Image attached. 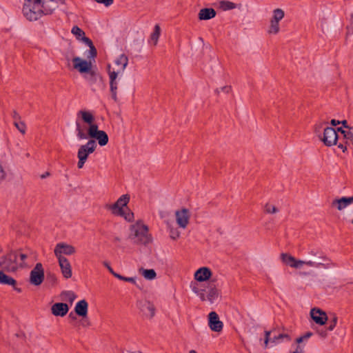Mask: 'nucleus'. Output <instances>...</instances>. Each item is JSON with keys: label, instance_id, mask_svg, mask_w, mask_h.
I'll return each mask as SVG.
<instances>
[{"label": "nucleus", "instance_id": "obj_38", "mask_svg": "<svg viewBox=\"0 0 353 353\" xmlns=\"http://www.w3.org/2000/svg\"><path fill=\"white\" fill-rule=\"evenodd\" d=\"M276 332L275 329L269 331H265V339H264V347L267 348L268 346L269 342H272V338H270V335L272 334H274Z\"/></svg>", "mask_w": 353, "mask_h": 353}, {"label": "nucleus", "instance_id": "obj_14", "mask_svg": "<svg viewBox=\"0 0 353 353\" xmlns=\"http://www.w3.org/2000/svg\"><path fill=\"white\" fill-rule=\"evenodd\" d=\"M73 67L74 69L77 70L80 73H88L90 72L92 70V63L91 61H87L85 60L81 59L80 57H74L72 59Z\"/></svg>", "mask_w": 353, "mask_h": 353}, {"label": "nucleus", "instance_id": "obj_59", "mask_svg": "<svg viewBox=\"0 0 353 353\" xmlns=\"http://www.w3.org/2000/svg\"><path fill=\"white\" fill-rule=\"evenodd\" d=\"M68 317H69L70 319H72V320H76V319H77V316H76V315H75L73 312H70V313L69 314Z\"/></svg>", "mask_w": 353, "mask_h": 353}, {"label": "nucleus", "instance_id": "obj_55", "mask_svg": "<svg viewBox=\"0 0 353 353\" xmlns=\"http://www.w3.org/2000/svg\"><path fill=\"white\" fill-rule=\"evenodd\" d=\"M107 72H108V76L110 77V74L111 72H116V71H114V70H112V66H111V65L109 63V64H108V65H107Z\"/></svg>", "mask_w": 353, "mask_h": 353}, {"label": "nucleus", "instance_id": "obj_5", "mask_svg": "<svg viewBox=\"0 0 353 353\" xmlns=\"http://www.w3.org/2000/svg\"><path fill=\"white\" fill-rule=\"evenodd\" d=\"M130 201V196L128 194L122 195L114 204H106L105 208L111 210L114 215L124 216L125 219L130 221L133 218V213L125 214L123 207L126 206Z\"/></svg>", "mask_w": 353, "mask_h": 353}, {"label": "nucleus", "instance_id": "obj_58", "mask_svg": "<svg viewBox=\"0 0 353 353\" xmlns=\"http://www.w3.org/2000/svg\"><path fill=\"white\" fill-rule=\"evenodd\" d=\"M330 123L332 126H336L338 124H340V121L335 119H332Z\"/></svg>", "mask_w": 353, "mask_h": 353}, {"label": "nucleus", "instance_id": "obj_60", "mask_svg": "<svg viewBox=\"0 0 353 353\" xmlns=\"http://www.w3.org/2000/svg\"><path fill=\"white\" fill-rule=\"evenodd\" d=\"M303 341H304V339H303V336H300V337H299V338H297V339H296V342L297 343H302Z\"/></svg>", "mask_w": 353, "mask_h": 353}, {"label": "nucleus", "instance_id": "obj_3", "mask_svg": "<svg viewBox=\"0 0 353 353\" xmlns=\"http://www.w3.org/2000/svg\"><path fill=\"white\" fill-rule=\"evenodd\" d=\"M190 288L199 296L201 301H208L210 303H213L218 299L220 294L214 280H211L208 283L203 284L192 282Z\"/></svg>", "mask_w": 353, "mask_h": 353}, {"label": "nucleus", "instance_id": "obj_16", "mask_svg": "<svg viewBox=\"0 0 353 353\" xmlns=\"http://www.w3.org/2000/svg\"><path fill=\"white\" fill-rule=\"evenodd\" d=\"M177 224L182 228H185L190 217V211L186 208L178 210L175 213Z\"/></svg>", "mask_w": 353, "mask_h": 353}, {"label": "nucleus", "instance_id": "obj_7", "mask_svg": "<svg viewBox=\"0 0 353 353\" xmlns=\"http://www.w3.org/2000/svg\"><path fill=\"white\" fill-rule=\"evenodd\" d=\"M353 196L350 197L343 196L340 199H335L332 201L331 207L336 208L338 210L341 211L347 208L348 213L347 219L353 223Z\"/></svg>", "mask_w": 353, "mask_h": 353}, {"label": "nucleus", "instance_id": "obj_21", "mask_svg": "<svg viewBox=\"0 0 353 353\" xmlns=\"http://www.w3.org/2000/svg\"><path fill=\"white\" fill-rule=\"evenodd\" d=\"M68 310V304L64 303H56L51 307L52 314L56 316H64Z\"/></svg>", "mask_w": 353, "mask_h": 353}, {"label": "nucleus", "instance_id": "obj_41", "mask_svg": "<svg viewBox=\"0 0 353 353\" xmlns=\"http://www.w3.org/2000/svg\"><path fill=\"white\" fill-rule=\"evenodd\" d=\"M14 125L23 134L26 133V126L23 121H14Z\"/></svg>", "mask_w": 353, "mask_h": 353}, {"label": "nucleus", "instance_id": "obj_6", "mask_svg": "<svg viewBox=\"0 0 353 353\" xmlns=\"http://www.w3.org/2000/svg\"><path fill=\"white\" fill-rule=\"evenodd\" d=\"M97 142L94 139H90L85 145L79 147L77 152L79 161L77 163L78 168H82L86 162L89 154L93 153L97 148Z\"/></svg>", "mask_w": 353, "mask_h": 353}, {"label": "nucleus", "instance_id": "obj_40", "mask_svg": "<svg viewBox=\"0 0 353 353\" xmlns=\"http://www.w3.org/2000/svg\"><path fill=\"white\" fill-rule=\"evenodd\" d=\"M17 252H18V256L20 257V259L21 261L20 266L23 267L25 263V260L30 256L31 252L30 251H28L26 252H21V250Z\"/></svg>", "mask_w": 353, "mask_h": 353}, {"label": "nucleus", "instance_id": "obj_39", "mask_svg": "<svg viewBox=\"0 0 353 353\" xmlns=\"http://www.w3.org/2000/svg\"><path fill=\"white\" fill-rule=\"evenodd\" d=\"M143 276L149 280L154 279L157 274L153 269L144 270L143 273Z\"/></svg>", "mask_w": 353, "mask_h": 353}, {"label": "nucleus", "instance_id": "obj_51", "mask_svg": "<svg viewBox=\"0 0 353 353\" xmlns=\"http://www.w3.org/2000/svg\"><path fill=\"white\" fill-rule=\"evenodd\" d=\"M170 237L174 240L176 239L179 237V232L177 230H172L170 232Z\"/></svg>", "mask_w": 353, "mask_h": 353}, {"label": "nucleus", "instance_id": "obj_4", "mask_svg": "<svg viewBox=\"0 0 353 353\" xmlns=\"http://www.w3.org/2000/svg\"><path fill=\"white\" fill-rule=\"evenodd\" d=\"M129 239L135 244L145 245L152 241V238L149 234L148 226L139 223L130 227Z\"/></svg>", "mask_w": 353, "mask_h": 353}, {"label": "nucleus", "instance_id": "obj_57", "mask_svg": "<svg viewBox=\"0 0 353 353\" xmlns=\"http://www.w3.org/2000/svg\"><path fill=\"white\" fill-rule=\"evenodd\" d=\"M312 335V333L310 332H306L304 335H303V339H307Z\"/></svg>", "mask_w": 353, "mask_h": 353}, {"label": "nucleus", "instance_id": "obj_53", "mask_svg": "<svg viewBox=\"0 0 353 353\" xmlns=\"http://www.w3.org/2000/svg\"><path fill=\"white\" fill-rule=\"evenodd\" d=\"M340 123L342 124L343 128H345V130H349V128H351L352 126H350L347 124V121L346 120H343L342 121H340Z\"/></svg>", "mask_w": 353, "mask_h": 353}, {"label": "nucleus", "instance_id": "obj_1", "mask_svg": "<svg viewBox=\"0 0 353 353\" xmlns=\"http://www.w3.org/2000/svg\"><path fill=\"white\" fill-rule=\"evenodd\" d=\"M65 0H25L23 13L29 21H37L43 15L50 14Z\"/></svg>", "mask_w": 353, "mask_h": 353}, {"label": "nucleus", "instance_id": "obj_35", "mask_svg": "<svg viewBox=\"0 0 353 353\" xmlns=\"http://www.w3.org/2000/svg\"><path fill=\"white\" fill-rule=\"evenodd\" d=\"M281 259L282 261L291 267L292 263L294 262V257L287 253H282L281 254Z\"/></svg>", "mask_w": 353, "mask_h": 353}, {"label": "nucleus", "instance_id": "obj_2", "mask_svg": "<svg viewBox=\"0 0 353 353\" xmlns=\"http://www.w3.org/2000/svg\"><path fill=\"white\" fill-rule=\"evenodd\" d=\"M308 254L310 256H318V259L302 261L294 259V263H292L291 267L299 268L301 265H306L309 267H313L316 268L328 269L334 265L332 260L319 249H310L308 252Z\"/></svg>", "mask_w": 353, "mask_h": 353}, {"label": "nucleus", "instance_id": "obj_32", "mask_svg": "<svg viewBox=\"0 0 353 353\" xmlns=\"http://www.w3.org/2000/svg\"><path fill=\"white\" fill-rule=\"evenodd\" d=\"M161 34V28L160 26L157 24L154 26V31L150 35V40L154 42V45H157L159 38Z\"/></svg>", "mask_w": 353, "mask_h": 353}, {"label": "nucleus", "instance_id": "obj_49", "mask_svg": "<svg viewBox=\"0 0 353 353\" xmlns=\"http://www.w3.org/2000/svg\"><path fill=\"white\" fill-rule=\"evenodd\" d=\"M47 281L50 282L51 283L54 284L57 281V277L54 274L49 273L47 274Z\"/></svg>", "mask_w": 353, "mask_h": 353}, {"label": "nucleus", "instance_id": "obj_62", "mask_svg": "<svg viewBox=\"0 0 353 353\" xmlns=\"http://www.w3.org/2000/svg\"><path fill=\"white\" fill-rule=\"evenodd\" d=\"M113 241H114V243L120 242L121 241V239L119 237H118V236H115L113 239Z\"/></svg>", "mask_w": 353, "mask_h": 353}, {"label": "nucleus", "instance_id": "obj_17", "mask_svg": "<svg viewBox=\"0 0 353 353\" xmlns=\"http://www.w3.org/2000/svg\"><path fill=\"white\" fill-rule=\"evenodd\" d=\"M119 70L117 72H111L110 74V91L111 93L112 99L115 101H118L117 90H118V81L117 77Z\"/></svg>", "mask_w": 353, "mask_h": 353}, {"label": "nucleus", "instance_id": "obj_31", "mask_svg": "<svg viewBox=\"0 0 353 353\" xmlns=\"http://www.w3.org/2000/svg\"><path fill=\"white\" fill-rule=\"evenodd\" d=\"M77 115L81 116L82 120L85 123H88V124H91L92 123H93L94 119L93 115L91 113H90L89 112H87V111H84V110H80L77 113Z\"/></svg>", "mask_w": 353, "mask_h": 353}, {"label": "nucleus", "instance_id": "obj_56", "mask_svg": "<svg viewBox=\"0 0 353 353\" xmlns=\"http://www.w3.org/2000/svg\"><path fill=\"white\" fill-rule=\"evenodd\" d=\"M319 334H320V336L323 338H325L327 336V330H321V331H319Z\"/></svg>", "mask_w": 353, "mask_h": 353}, {"label": "nucleus", "instance_id": "obj_22", "mask_svg": "<svg viewBox=\"0 0 353 353\" xmlns=\"http://www.w3.org/2000/svg\"><path fill=\"white\" fill-rule=\"evenodd\" d=\"M88 304L85 300H81L75 305L74 312L79 316L85 317L88 314Z\"/></svg>", "mask_w": 353, "mask_h": 353}, {"label": "nucleus", "instance_id": "obj_36", "mask_svg": "<svg viewBox=\"0 0 353 353\" xmlns=\"http://www.w3.org/2000/svg\"><path fill=\"white\" fill-rule=\"evenodd\" d=\"M220 7L223 10H232L236 8V4L229 1H221L220 2Z\"/></svg>", "mask_w": 353, "mask_h": 353}, {"label": "nucleus", "instance_id": "obj_23", "mask_svg": "<svg viewBox=\"0 0 353 353\" xmlns=\"http://www.w3.org/2000/svg\"><path fill=\"white\" fill-rule=\"evenodd\" d=\"M216 12L213 8H203L199 12V20H209L214 18Z\"/></svg>", "mask_w": 353, "mask_h": 353}, {"label": "nucleus", "instance_id": "obj_10", "mask_svg": "<svg viewBox=\"0 0 353 353\" xmlns=\"http://www.w3.org/2000/svg\"><path fill=\"white\" fill-rule=\"evenodd\" d=\"M285 12L281 8L273 10V15L270 20V25L268 29L269 34H276L280 30L279 21L284 18Z\"/></svg>", "mask_w": 353, "mask_h": 353}, {"label": "nucleus", "instance_id": "obj_42", "mask_svg": "<svg viewBox=\"0 0 353 353\" xmlns=\"http://www.w3.org/2000/svg\"><path fill=\"white\" fill-rule=\"evenodd\" d=\"M114 277L119 279V280L130 282L134 285H137L136 279L134 277H125V276H123L118 273L117 274H114Z\"/></svg>", "mask_w": 353, "mask_h": 353}, {"label": "nucleus", "instance_id": "obj_11", "mask_svg": "<svg viewBox=\"0 0 353 353\" xmlns=\"http://www.w3.org/2000/svg\"><path fill=\"white\" fill-rule=\"evenodd\" d=\"M45 278L44 270L41 263H37L30 274V283L34 285H39Z\"/></svg>", "mask_w": 353, "mask_h": 353}, {"label": "nucleus", "instance_id": "obj_13", "mask_svg": "<svg viewBox=\"0 0 353 353\" xmlns=\"http://www.w3.org/2000/svg\"><path fill=\"white\" fill-rule=\"evenodd\" d=\"M54 252L57 258H65L62 254L72 255L76 252V249L71 245L59 243L56 245Z\"/></svg>", "mask_w": 353, "mask_h": 353}, {"label": "nucleus", "instance_id": "obj_47", "mask_svg": "<svg viewBox=\"0 0 353 353\" xmlns=\"http://www.w3.org/2000/svg\"><path fill=\"white\" fill-rule=\"evenodd\" d=\"M231 90H232V87L230 85H225V86H223V87L221 88L220 89L216 88L215 90V93L217 95H219L220 92L222 91V92H223L225 93L228 94V93H230L231 92Z\"/></svg>", "mask_w": 353, "mask_h": 353}, {"label": "nucleus", "instance_id": "obj_8", "mask_svg": "<svg viewBox=\"0 0 353 353\" xmlns=\"http://www.w3.org/2000/svg\"><path fill=\"white\" fill-rule=\"evenodd\" d=\"M18 252L11 251L0 259V268L7 272H14L18 269Z\"/></svg>", "mask_w": 353, "mask_h": 353}, {"label": "nucleus", "instance_id": "obj_44", "mask_svg": "<svg viewBox=\"0 0 353 353\" xmlns=\"http://www.w3.org/2000/svg\"><path fill=\"white\" fill-rule=\"evenodd\" d=\"M278 211V209L274 205L266 204L265 206V212L266 213L274 214L277 212Z\"/></svg>", "mask_w": 353, "mask_h": 353}, {"label": "nucleus", "instance_id": "obj_9", "mask_svg": "<svg viewBox=\"0 0 353 353\" xmlns=\"http://www.w3.org/2000/svg\"><path fill=\"white\" fill-rule=\"evenodd\" d=\"M321 140L327 146H332L339 144V137L337 132L332 127H325L323 128V136L321 137Z\"/></svg>", "mask_w": 353, "mask_h": 353}, {"label": "nucleus", "instance_id": "obj_20", "mask_svg": "<svg viewBox=\"0 0 353 353\" xmlns=\"http://www.w3.org/2000/svg\"><path fill=\"white\" fill-rule=\"evenodd\" d=\"M59 264L63 277L69 279L72 276V268L71 265L66 258H57Z\"/></svg>", "mask_w": 353, "mask_h": 353}, {"label": "nucleus", "instance_id": "obj_30", "mask_svg": "<svg viewBox=\"0 0 353 353\" xmlns=\"http://www.w3.org/2000/svg\"><path fill=\"white\" fill-rule=\"evenodd\" d=\"M94 139L98 141L101 146H104L108 143V136L107 133L103 130H101ZM92 139H93V138Z\"/></svg>", "mask_w": 353, "mask_h": 353}, {"label": "nucleus", "instance_id": "obj_29", "mask_svg": "<svg viewBox=\"0 0 353 353\" xmlns=\"http://www.w3.org/2000/svg\"><path fill=\"white\" fill-rule=\"evenodd\" d=\"M60 296L62 301H68L70 304H72L77 298L76 294L72 291H63Z\"/></svg>", "mask_w": 353, "mask_h": 353}, {"label": "nucleus", "instance_id": "obj_37", "mask_svg": "<svg viewBox=\"0 0 353 353\" xmlns=\"http://www.w3.org/2000/svg\"><path fill=\"white\" fill-rule=\"evenodd\" d=\"M71 32L75 35L77 39L81 40V37L85 36V32L80 28L75 26L72 28Z\"/></svg>", "mask_w": 353, "mask_h": 353}, {"label": "nucleus", "instance_id": "obj_50", "mask_svg": "<svg viewBox=\"0 0 353 353\" xmlns=\"http://www.w3.org/2000/svg\"><path fill=\"white\" fill-rule=\"evenodd\" d=\"M81 41L85 43L89 48H90L92 46H94L92 40L85 36L81 37Z\"/></svg>", "mask_w": 353, "mask_h": 353}, {"label": "nucleus", "instance_id": "obj_46", "mask_svg": "<svg viewBox=\"0 0 353 353\" xmlns=\"http://www.w3.org/2000/svg\"><path fill=\"white\" fill-rule=\"evenodd\" d=\"M325 124V123L320 122L316 123L314 125V132L316 134H318V136L321 138V130H323V125Z\"/></svg>", "mask_w": 353, "mask_h": 353}, {"label": "nucleus", "instance_id": "obj_28", "mask_svg": "<svg viewBox=\"0 0 353 353\" xmlns=\"http://www.w3.org/2000/svg\"><path fill=\"white\" fill-rule=\"evenodd\" d=\"M291 336L285 333H274V335L272 338V343L277 344L281 343V341L285 340L286 341H291Z\"/></svg>", "mask_w": 353, "mask_h": 353}, {"label": "nucleus", "instance_id": "obj_26", "mask_svg": "<svg viewBox=\"0 0 353 353\" xmlns=\"http://www.w3.org/2000/svg\"><path fill=\"white\" fill-rule=\"evenodd\" d=\"M84 78L90 86H93L96 83L98 78H101V77L96 71L91 70L84 75Z\"/></svg>", "mask_w": 353, "mask_h": 353}, {"label": "nucleus", "instance_id": "obj_61", "mask_svg": "<svg viewBox=\"0 0 353 353\" xmlns=\"http://www.w3.org/2000/svg\"><path fill=\"white\" fill-rule=\"evenodd\" d=\"M302 352V350L301 348V347L299 345H298L296 347V349L294 352H293L292 353H301Z\"/></svg>", "mask_w": 353, "mask_h": 353}, {"label": "nucleus", "instance_id": "obj_64", "mask_svg": "<svg viewBox=\"0 0 353 353\" xmlns=\"http://www.w3.org/2000/svg\"><path fill=\"white\" fill-rule=\"evenodd\" d=\"M12 287H13L14 290H16L17 292H21V289L17 288L16 285L12 286Z\"/></svg>", "mask_w": 353, "mask_h": 353}, {"label": "nucleus", "instance_id": "obj_52", "mask_svg": "<svg viewBox=\"0 0 353 353\" xmlns=\"http://www.w3.org/2000/svg\"><path fill=\"white\" fill-rule=\"evenodd\" d=\"M104 265L108 268L109 272L114 276V274H117V273L115 272L113 269L110 266L109 263L107 262L103 263Z\"/></svg>", "mask_w": 353, "mask_h": 353}, {"label": "nucleus", "instance_id": "obj_19", "mask_svg": "<svg viewBox=\"0 0 353 353\" xmlns=\"http://www.w3.org/2000/svg\"><path fill=\"white\" fill-rule=\"evenodd\" d=\"M212 276V271L207 267H202L198 269L194 273V279L199 282H203L209 280Z\"/></svg>", "mask_w": 353, "mask_h": 353}, {"label": "nucleus", "instance_id": "obj_63", "mask_svg": "<svg viewBox=\"0 0 353 353\" xmlns=\"http://www.w3.org/2000/svg\"><path fill=\"white\" fill-rule=\"evenodd\" d=\"M49 175H50V173L47 172H46L45 174H42V175L41 176V179H45L46 177H47V176H49Z\"/></svg>", "mask_w": 353, "mask_h": 353}, {"label": "nucleus", "instance_id": "obj_43", "mask_svg": "<svg viewBox=\"0 0 353 353\" xmlns=\"http://www.w3.org/2000/svg\"><path fill=\"white\" fill-rule=\"evenodd\" d=\"M337 321H338L337 316L334 314L332 319H330L329 321V326L327 327V330L329 331L333 330L336 325Z\"/></svg>", "mask_w": 353, "mask_h": 353}, {"label": "nucleus", "instance_id": "obj_45", "mask_svg": "<svg viewBox=\"0 0 353 353\" xmlns=\"http://www.w3.org/2000/svg\"><path fill=\"white\" fill-rule=\"evenodd\" d=\"M88 54L87 55V57L88 59H94L97 55V50L96 49V48L94 47V46H92L90 48V50L88 51Z\"/></svg>", "mask_w": 353, "mask_h": 353}, {"label": "nucleus", "instance_id": "obj_15", "mask_svg": "<svg viewBox=\"0 0 353 353\" xmlns=\"http://www.w3.org/2000/svg\"><path fill=\"white\" fill-rule=\"evenodd\" d=\"M208 325L210 329L216 332L222 331L223 324L219 320L218 314L215 312H210L208 315Z\"/></svg>", "mask_w": 353, "mask_h": 353}, {"label": "nucleus", "instance_id": "obj_25", "mask_svg": "<svg viewBox=\"0 0 353 353\" xmlns=\"http://www.w3.org/2000/svg\"><path fill=\"white\" fill-rule=\"evenodd\" d=\"M114 63L116 65L121 66L120 69L119 70V72H123L128 65V58L125 54H121L116 59Z\"/></svg>", "mask_w": 353, "mask_h": 353}, {"label": "nucleus", "instance_id": "obj_27", "mask_svg": "<svg viewBox=\"0 0 353 353\" xmlns=\"http://www.w3.org/2000/svg\"><path fill=\"white\" fill-rule=\"evenodd\" d=\"M0 283L14 286L17 285V281L12 277L6 275L3 271L0 270Z\"/></svg>", "mask_w": 353, "mask_h": 353}, {"label": "nucleus", "instance_id": "obj_48", "mask_svg": "<svg viewBox=\"0 0 353 353\" xmlns=\"http://www.w3.org/2000/svg\"><path fill=\"white\" fill-rule=\"evenodd\" d=\"M347 145L352 144L353 145V126L350 128V132H347Z\"/></svg>", "mask_w": 353, "mask_h": 353}, {"label": "nucleus", "instance_id": "obj_33", "mask_svg": "<svg viewBox=\"0 0 353 353\" xmlns=\"http://www.w3.org/2000/svg\"><path fill=\"white\" fill-rule=\"evenodd\" d=\"M98 129V125L95 123H92L89 124V128L88 129V137L94 138L96 135L100 132Z\"/></svg>", "mask_w": 353, "mask_h": 353}, {"label": "nucleus", "instance_id": "obj_54", "mask_svg": "<svg viewBox=\"0 0 353 353\" xmlns=\"http://www.w3.org/2000/svg\"><path fill=\"white\" fill-rule=\"evenodd\" d=\"M12 117L14 121H19L20 119L19 114L15 110L12 112Z\"/></svg>", "mask_w": 353, "mask_h": 353}, {"label": "nucleus", "instance_id": "obj_12", "mask_svg": "<svg viewBox=\"0 0 353 353\" xmlns=\"http://www.w3.org/2000/svg\"><path fill=\"white\" fill-rule=\"evenodd\" d=\"M137 306L141 312L147 318H152L155 314L154 304L148 300H140L137 302Z\"/></svg>", "mask_w": 353, "mask_h": 353}, {"label": "nucleus", "instance_id": "obj_24", "mask_svg": "<svg viewBox=\"0 0 353 353\" xmlns=\"http://www.w3.org/2000/svg\"><path fill=\"white\" fill-rule=\"evenodd\" d=\"M338 132H341V134H343V141H339L338 144V147L342 150V151L344 152L347 150V132H350L349 130H345L343 127L338 128L336 130Z\"/></svg>", "mask_w": 353, "mask_h": 353}, {"label": "nucleus", "instance_id": "obj_18", "mask_svg": "<svg viewBox=\"0 0 353 353\" xmlns=\"http://www.w3.org/2000/svg\"><path fill=\"white\" fill-rule=\"evenodd\" d=\"M310 315L313 321L319 325H323L327 320V316L325 312L318 308H313L310 311Z\"/></svg>", "mask_w": 353, "mask_h": 353}, {"label": "nucleus", "instance_id": "obj_34", "mask_svg": "<svg viewBox=\"0 0 353 353\" xmlns=\"http://www.w3.org/2000/svg\"><path fill=\"white\" fill-rule=\"evenodd\" d=\"M76 130L77 132V137L79 139H88V134L85 132L84 129L82 128L81 123L78 120L76 121Z\"/></svg>", "mask_w": 353, "mask_h": 353}]
</instances>
